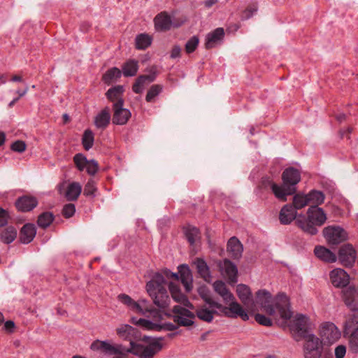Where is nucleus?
<instances>
[{
    "instance_id": "nucleus-25",
    "label": "nucleus",
    "mask_w": 358,
    "mask_h": 358,
    "mask_svg": "<svg viewBox=\"0 0 358 358\" xmlns=\"http://www.w3.org/2000/svg\"><path fill=\"white\" fill-rule=\"evenodd\" d=\"M315 256L323 262L333 263L337 259L336 255L327 248L317 245L314 249Z\"/></svg>"
},
{
    "instance_id": "nucleus-4",
    "label": "nucleus",
    "mask_w": 358,
    "mask_h": 358,
    "mask_svg": "<svg viewBox=\"0 0 358 358\" xmlns=\"http://www.w3.org/2000/svg\"><path fill=\"white\" fill-rule=\"evenodd\" d=\"M169 289L173 301L184 306L182 307L178 305L173 307L172 314L174 322L180 326H191L194 323L193 319L194 315L189 309H194L193 305L181 292L180 286L178 284L170 282Z\"/></svg>"
},
{
    "instance_id": "nucleus-61",
    "label": "nucleus",
    "mask_w": 358,
    "mask_h": 358,
    "mask_svg": "<svg viewBox=\"0 0 358 358\" xmlns=\"http://www.w3.org/2000/svg\"><path fill=\"white\" fill-rule=\"evenodd\" d=\"M22 80V78L20 76H14L11 78V81L13 82H21Z\"/></svg>"
},
{
    "instance_id": "nucleus-49",
    "label": "nucleus",
    "mask_w": 358,
    "mask_h": 358,
    "mask_svg": "<svg viewBox=\"0 0 358 358\" xmlns=\"http://www.w3.org/2000/svg\"><path fill=\"white\" fill-rule=\"evenodd\" d=\"M255 320L262 325L266 327H271L272 325L271 320L264 315L257 313L255 315Z\"/></svg>"
},
{
    "instance_id": "nucleus-11",
    "label": "nucleus",
    "mask_w": 358,
    "mask_h": 358,
    "mask_svg": "<svg viewBox=\"0 0 358 358\" xmlns=\"http://www.w3.org/2000/svg\"><path fill=\"white\" fill-rule=\"evenodd\" d=\"M327 241L331 245H338L348 239L347 231L340 226L331 225L323 229Z\"/></svg>"
},
{
    "instance_id": "nucleus-39",
    "label": "nucleus",
    "mask_w": 358,
    "mask_h": 358,
    "mask_svg": "<svg viewBox=\"0 0 358 358\" xmlns=\"http://www.w3.org/2000/svg\"><path fill=\"white\" fill-rule=\"evenodd\" d=\"M307 196L308 199V203L309 205H311L310 206H318L323 203L325 198L322 192L315 189L311 190L308 194H307Z\"/></svg>"
},
{
    "instance_id": "nucleus-57",
    "label": "nucleus",
    "mask_w": 358,
    "mask_h": 358,
    "mask_svg": "<svg viewBox=\"0 0 358 358\" xmlns=\"http://www.w3.org/2000/svg\"><path fill=\"white\" fill-rule=\"evenodd\" d=\"M14 327H15V323L11 320H8V321L6 322L4 324V329L6 331H10V332H11L13 331Z\"/></svg>"
},
{
    "instance_id": "nucleus-35",
    "label": "nucleus",
    "mask_w": 358,
    "mask_h": 358,
    "mask_svg": "<svg viewBox=\"0 0 358 358\" xmlns=\"http://www.w3.org/2000/svg\"><path fill=\"white\" fill-rule=\"evenodd\" d=\"M124 92V87L122 85H117L115 87H113L110 89H109L106 95L107 98L115 103H118L119 101H122L124 102V100L122 99V94Z\"/></svg>"
},
{
    "instance_id": "nucleus-48",
    "label": "nucleus",
    "mask_w": 358,
    "mask_h": 358,
    "mask_svg": "<svg viewBox=\"0 0 358 358\" xmlns=\"http://www.w3.org/2000/svg\"><path fill=\"white\" fill-rule=\"evenodd\" d=\"M96 190L95 182L93 180L90 179L87 181L84 188V194L87 196H94Z\"/></svg>"
},
{
    "instance_id": "nucleus-14",
    "label": "nucleus",
    "mask_w": 358,
    "mask_h": 358,
    "mask_svg": "<svg viewBox=\"0 0 358 358\" xmlns=\"http://www.w3.org/2000/svg\"><path fill=\"white\" fill-rule=\"evenodd\" d=\"M357 252L351 244H345L341 247L338 251V259L345 266H351L355 262Z\"/></svg>"
},
{
    "instance_id": "nucleus-22",
    "label": "nucleus",
    "mask_w": 358,
    "mask_h": 358,
    "mask_svg": "<svg viewBox=\"0 0 358 358\" xmlns=\"http://www.w3.org/2000/svg\"><path fill=\"white\" fill-rule=\"evenodd\" d=\"M298 216L294 207L291 204H286L280 210L279 219L281 224H288L294 220H295L296 222Z\"/></svg>"
},
{
    "instance_id": "nucleus-18",
    "label": "nucleus",
    "mask_w": 358,
    "mask_h": 358,
    "mask_svg": "<svg viewBox=\"0 0 358 358\" xmlns=\"http://www.w3.org/2000/svg\"><path fill=\"white\" fill-rule=\"evenodd\" d=\"M221 274L231 282H237L238 269L236 266L228 259L220 261L218 263Z\"/></svg>"
},
{
    "instance_id": "nucleus-38",
    "label": "nucleus",
    "mask_w": 358,
    "mask_h": 358,
    "mask_svg": "<svg viewBox=\"0 0 358 358\" xmlns=\"http://www.w3.org/2000/svg\"><path fill=\"white\" fill-rule=\"evenodd\" d=\"M17 237V229L12 226L5 228L0 235V240L6 243H11Z\"/></svg>"
},
{
    "instance_id": "nucleus-13",
    "label": "nucleus",
    "mask_w": 358,
    "mask_h": 358,
    "mask_svg": "<svg viewBox=\"0 0 358 358\" xmlns=\"http://www.w3.org/2000/svg\"><path fill=\"white\" fill-rule=\"evenodd\" d=\"M320 334L324 342L328 344L335 343L341 336L340 331L332 322L324 323L321 327Z\"/></svg>"
},
{
    "instance_id": "nucleus-36",
    "label": "nucleus",
    "mask_w": 358,
    "mask_h": 358,
    "mask_svg": "<svg viewBox=\"0 0 358 358\" xmlns=\"http://www.w3.org/2000/svg\"><path fill=\"white\" fill-rule=\"evenodd\" d=\"M138 70V62L135 59H129L122 66V73L125 77L134 76Z\"/></svg>"
},
{
    "instance_id": "nucleus-12",
    "label": "nucleus",
    "mask_w": 358,
    "mask_h": 358,
    "mask_svg": "<svg viewBox=\"0 0 358 358\" xmlns=\"http://www.w3.org/2000/svg\"><path fill=\"white\" fill-rule=\"evenodd\" d=\"M73 162L77 169L83 171L86 170L88 174L94 176L96 173L99 169L98 163L94 159L87 160L86 157L81 154L78 153L73 157Z\"/></svg>"
},
{
    "instance_id": "nucleus-16",
    "label": "nucleus",
    "mask_w": 358,
    "mask_h": 358,
    "mask_svg": "<svg viewBox=\"0 0 358 358\" xmlns=\"http://www.w3.org/2000/svg\"><path fill=\"white\" fill-rule=\"evenodd\" d=\"M329 279L333 286L338 288L345 287L350 282V275L340 268H334L329 273Z\"/></svg>"
},
{
    "instance_id": "nucleus-20",
    "label": "nucleus",
    "mask_w": 358,
    "mask_h": 358,
    "mask_svg": "<svg viewBox=\"0 0 358 358\" xmlns=\"http://www.w3.org/2000/svg\"><path fill=\"white\" fill-rule=\"evenodd\" d=\"M224 36L223 28L219 27L206 34L205 38V48L212 49L222 44Z\"/></svg>"
},
{
    "instance_id": "nucleus-42",
    "label": "nucleus",
    "mask_w": 358,
    "mask_h": 358,
    "mask_svg": "<svg viewBox=\"0 0 358 358\" xmlns=\"http://www.w3.org/2000/svg\"><path fill=\"white\" fill-rule=\"evenodd\" d=\"M82 143L86 150H89L92 148L94 144V134L91 130L87 129L85 131L82 138Z\"/></svg>"
},
{
    "instance_id": "nucleus-29",
    "label": "nucleus",
    "mask_w": 358,
    "mask_h": 358,
    "mask_svg": "<svg viewBox=\"0 0 358 358\" xmlns=\"http://www.w3.org/2000/svg\"><path fill=\"white\" fill-rule=\"evenodd\" d=\"M36 234V227L32 224H26L21 229L20 238L22 243H29Z\"/></svg>"
},
{
    "instance_id": "nucleus-40",
    "label": "nucleus",
    "mask_w": 358,
    "mask_h": 358,
    "mask_svg": "<svg viewBox=\"0 0 358 358\" xmlns=\"http://www.w3.org/2000/svg\"><path fill=\"white\" fill-rule=\"evenodd\" d=\"M122 75L121 71L117 67H113L108 69L103 76V80L105 83L109 85L116 81Z\"/></svg>"
},
{
    "instance_id": "nucleus-28",
    "label": "nucleus",
    "mask_w": 358,
    "mask_h": 358,
    "mask_svg": "<svg viewBox=\"0 0 358 358\" xmlns=\"http://www.w3.org/2000/svg\"><path fill=\"white\" fill-rule=\"evenodd\" d=\"M178 271L180 273V278L182 283L184 285L185 289L187 292L190 291L192 284V275L189 268L185 264L180 265L178 266Z\"/></svg>"
},
{
    "instance_id": "nucleus-6",
    "label": "nucleus",
    "mask_w": 358,
    "mask_h": 358,
    "mask_svg": "<svg viewBox=\"0 0 358 358\" xmlns=\"http://www.w3.org/2000/svg\"><path fill=\"white\" fill-rule=\"evenodd\" d=\"M282 185H278L273 182L269 178H263L262 184L266 187L270 186L272 192L279 200L285 201L287 196L293 194L296 192V185L301 180L300 172L293 168L286 169L282 175Z\"/></svg>"
},
{
    "instance_id": "nucleus-27",
    "label": "nucleus",
    "mask_w": 358,
    "mask_h": 358,
    "mask_svg": "<svg viewBox=\"0 0 358 358\" xmlns=\"http://www.w3.org/2000/svg\"><path fill=\"white\" fill-rule=\"evenodd\" d=\"M110 113L108 107H106L99 113L94 118V124L98 129H105L110 120Z\"/></svg>"
},
{
    "instance_id": "nucleus-63",
    "label": "nucleus",
    "mask_w": 358,
    "mask_h": 358,
    "mask_svg": "<svg viewBox=\"0 0 358 358\" xmlns=\"http://www.w3.org/2000/svg\"><path fill=\"white\" fill-rule=\"evenodd\" d=\"M6 83V75H0V84H5Z\"/></svg>"
},
{
    "instance_id": "nucleus-3",
    "label": "nucleus",
    "mask_w": 358,
    "mask_h": 358,
    "mask_svg": "<svg viewBox=\"0 0 358 358\" xmlns=\"http://www.w3.org/2000/svg\"><path fill=\"white\" fill-rule=\"evenodd\" d=\"M256 303L269 315L273 316L278 313L280 317L284 320L292 317L289 299L285 294H279L273 298L267 290L259 289L256 293Z\"/></svg>"
},
{
    "instance_id": "nucleus-34",
    "label": "nucleus",
    "mask_w": 358,
    "mask_h": 358,
    "mask_svg": "<svg viewBox=\"0 0 358 358\" xmlns=\"http://www.w3.org/2000/svg\"><path fill=\"white\" fill-rule=\"evenodd\" d=\"M129 348L123 347L119 344H112L108 341H105L103 352L108 355H122L124 352H128Z\"/></svg>"
},
{
    "instance_id": "nucleus-50",
    "label": "nucleus",
    "mask_w": 358,
    "mask_h": 358,
    "mask_svg": "<svg viewBox=\"0 0 358 358\" xmlns=\"http://www.w3.org/2000/svg\"><path fill=\"white\" fill-rule=\"evenodd\" d=\"M76 212L75 205L73 203L66 204L62 210L64 216L66 218L72 217Z\"/></svg>"
},
{
    "instance_id": "nucleus-58",
    "label": "nucleus",
    "mask_w": 358,
    "mask_h": 358,
    "mask_svg": "<svg viewBox=\"0 0 358 358\" xmlns=\"http://www.w3.org/2000/svg\"><path fill=\"white\" fill-rule=\"evenodd\" d=\"M28 90H29L28 87L26 86L24 87V89L22 90H16L15 93L18 94V97L20 99V97L24 96L28 92Z\"/></svg>"
},
{
    "instance_id": "nucleus-21",
    "label": "nucleus",
    "mask_w": 358,
    "mask_h": 358,
    "mask_svg": "<svg viewBox=\"0 0 358 358\" xmlns=\"http://www.w3.org/2000/svg\"><path fill=\"white\" fill-rule=\"evenodd\" d=\"M215 314L222 315L216 307H211L210 304L207 302L196 310L197 317L207 322H210L213 320Z\"/></svg>"
},
{
    "instance_id": "nucleus-44",
    "label": "nucleus",
    "mask_w": 358,
    "mask_h": 358,
    "mask_svg": "<svg viewBox=\"0 0 358 358\" xmlns=\"http://www.w3.org/2000/svg\"><path fill=\"white\" fill-rule=\"evenodd\" d=\"M53 220V215L51 213L45 212L39 215L37 222L40 227L46 228L52 222Z\"/></svg>"
},
{
    "instance_id": "nucleus-8",
    "label": "nucleus",
    "mask_w": 358,
    "mask_h": 358,
    "mask_svg": "<svg viewBox=\"0 0 358 358\" xmlns=\"http://www.w3.org/2000/svg\"><path fill=\"white\" fill-rule=\"evenodd\" d=\"M162 338L151 340L147 345L136 343L131 341V347L128 352H131L140 358H153L163 348Z\"/></svg>"
},
{
    "instance_id": "nucleus-31",
    "label": "nucleus",
    "mask_w": 358,
    "mask_h": 358,
    "mask_svg": "<svg viewBox=\"0 0 358 358\" xmlns=\"http://www.w3.org/2000/svg\"><path fill=\"white\" fill-rule=\"evenodd\" d=\"M196 265V270L200 276L206 282H210L211 280V275L210 273L209 268L206 262L200 258H197L194 262Z\"/></svg>"
},
{
    "instance_id": "nucleus-10",
    "label": "nucleus",
    "mask_w": 358,
    "mask_h": 358,
    "mask_svg": "<svg viewBox=\"0 0 358 358\" xmlns=\"http://www.w3.org/2000/svg\"><path fill=\"white\" fill-rule=\"evenodd\" d=\"M345 303L351 310V313L348 315L344 325V334H348L358 329V304L347 296H345Z\"/></svg>"
},
{
    "instance_id": "nucleus-52",
    "label": "nucleus",
    "mask_w": 358,
    "mask_h": 358,
    "mask_svg": "<svg viewBox=\"0 0 358 358\" xmlns=\"http://www.w3.org/2000/svg\"><path fill=\"white\" fill-rule=\"evenodd\" d=\"M105 341H94L90 345V349L93 351H101L103 352Z\"/></svg>"
},
{
    "instance_id": "nucleus-46",
    "label": "nucleus",
    "mask_w": 358,
    "mask_h": 358,
    "mask_svg": "<svg viewBox=\"0 0 358 358\" xmlns=\"http://www.w3.org/2000/svg\"><path fill=\"white\" fill-rule=\"evenodd\" d=\"M162 87L159 85H152L147 93L145 100L148 102L152 101L159 94V93L162 92Z\"/></svg>"
},
{
    "instance_id": "nucleus-1",
    "label": "nucleus",
    "mask_w": 358,
    "mask_h": 358,
    "mask_svg": "<svg viewBox=\"0 0 358 358\" xmlns=\"http://www.w3.org/2000/svg\"><path fill=\"white\" fill-rule=\"evenodd\" d=\"M118 300L126 305L128 308L134 313L145 315L151 318L153 321L147 319L131 318L133 324L143 327L145 329L154 330L159 327L157 322L162 318V314L159 310L152 307L150 302L144 299H139L138 301L133 300L129 295L121 294L117 296Z\"/></svg>"
},
{
    "instance_id": "nucleus-62",
    "label": "nucleus",
    "mask_w": 358,
    "mask_h": 358,
    "mask_svg": "<svg viewBox=\"0 0 358 358\" xmlns=\"http://www.w3.org/2000/svg\"><path fill=\"white\" fill-rule=\"evenodd\" d=\"M336 119L339 122H342L345 119V114H339L336 116Z\"/></svg>"
},
{
    "instance_id": "nucleus-24",
    "label": "nucleus",
    "mask_w": 358,
    "mask_h": 358,
    "mask_svg": "<svg viewBox=\"0 0 358 358\" xmlns=\"http://www.w3.org/2000/svg\"><path fill=\"white\" fill-rule=\"evenodd\" d=\"M155 26L157 31H165L170 29L172 25V21L170 15L166 13L162 12L158 14L154 19Z\"/></svg>"
},
{
    "instance_id": "nucleus-43",
    "label": "nucleus",
    "mask_w": 358,
    "mask_h": 358,
    "mask_svg": "<svg viewBox=\"0 0 358 358\" xmlns=\"http://www.w3.org/2000/svg\"><path fill=\"white\" fill-rule=\"evenodd\" d=\"M348 344L349 349L353 353L358 352V329L351 331L350 334Z\"/></svg>"
},
{
    "instance_id": "nucleus-51",
    "label": "nucleus",
    "mask_w": 358,
    "mask_h": 358,
    "mask_svg": "<svg viewBox=\"0 0 358 358\" xmlns=\"http://www.w3.org/2000/svg\"><path fill=\"white\" fill-rule=\"evenodd\" d=\"M10 148L13 151L21 153L25 150L26 144L22 141H16L12 143Z\"/></svg>"
},
{
    "instance_id": "nucleus-47",
    "label": "nucleus",
    "mask_w": 358,
    "mask_h": 358,
    "mask_svg": "<svg viewBox=\"0 0 358 358\" xmlns=\"http://www.w3.org/2000/svg\"><path fill=\"white\" fill-rule=\"evenodd\" d=\"M199 43L198 36H193L191 37L185 44V50L187 53L193 52L197 48Z\"/></svg>"
},
{
    "instance_id": "nucleus-53",
    "label": "nucleus",
    "mask_w": 358,
    "mask_h": 358,
    "mask_svg": "<svg viewBox=\"0 0 358 358\" xmlns=\"http://www.w3.org/2000/svg\"><path fill=\"white\" fill-rule=\"evenodd\" d=\"M346 353V347L343 345H338L335 349V356L336 358H343Z\"/></svg>"
},
{
    "instance_id": "nucleus-26",
    "label": "nucleus",
    "mask_w": 358,
    "mask_h": 358,
    "mask_svg": "<svg viewBox=\"0 0 358 358\" xmlns=\"http://www.w3.org/2000/svg\"><path fill=\"white\" fill-rule=\"evenodd\" d=\"M156 76L155 73L150 75L140 76L133 85V91L136 94H140L144 90L146 85L153 82L155 80Z\"/></svg>"
},
{
    "instance_id": "nucleus-59",
    "label": "nucleus",
    "mask_w": 358,
    "mask_h": 358,
    "mask_svg": "<svg viewBox=\"0 0 358 358\" xmlns=\"http://www.w3.org/2000/svg\"><path fill=\"white\" fill-rule=\"evenodd\" d=\"M217 1V0H206L204 2V5L207 8H210L213 5H214L215 3H216Z\"/></svg>"
},
{
    "instance_id": "nucleus-2",
    "label": "nucleus",
    "mask_w": 358,
    "mask_h": 358,
    "mask_svg": "<svg viewBox=\"0 0 358 358\" xmlns=\"http://www.w3.org/2000/svg\"><path fill=\"white\" fill-rule=\"evenodd\" d=\"M213 288L222 298L227 306L215 301L210 297H204L205 302L210 303L211 307H216L220 314L229 318H241L243 321L249 320V315L245 309L238 303L234 294L229 290L226 284L222 280H217L213 283Z\"/></svg>"
},
{
    "instance_id": "nucleus-33",
    "label": "nucleus",
    "mask_w": 358,
    "mask_h": 358,
    "mask_svg": "<svg viewBox=\"0 0 358 358\" xmlns=\"http://www.w3.org/2000/svg\"><path fill=\"white\" fill-rule=\"evenodd\" d=\"M136 330L129 324H122L117 329V335L122 339L128 340L131 345V341L135 336Z\"/></svg>"
},
{
    "instance_id": "nucleus-30",
    "label": "nucleus",
    "mask_w": 358,
    "mask_h": 358,
    "mask_svg": "<svg viewBox=\"0 0 358 358\" xmlns=\"http://www.w3.org/2000/svg\"><path fill=\"white\" fill-rule=\"evenodd\" d=\"M227 250L233 258L238 259L243 252V245L237 238L231 237L227 243Z\"/></svg>"
},
{
    "instance_id": "nucleus-41",
    "label": "nucleus",
    "mask_w": 358,
    "mask_h": 358,
    "mask_svg": "<svg viewBox=\"0 0 358 358\" xmlns=\"http://www.w3.org/2000/svg\"><path fill=\"white\" fill-rule=\"evenodd\" d=\"M309 205L307 194H296L293 197V206L296 210H299Z\"/></svg>"
},
{
    "instance_id": "nucleus-17",
    "label": "nucleus",
    "mask_w": 358,
    "mask_h": 358,
    "mask_svg": "<svg viewBox=\"0 0 358 358\" xmlns=\"http://www.w3.org/2000/svg\"><path fill=\"white\" fill-rule=\"evenodd\" d=\"M123 101H120L118 103H113V122L115 124L124 125L125 124L131 117V112L129 110L123 108Z\"/></svg>"
},
{
    "instance_id": "nucleus-64",
    "label": "nucleus",
    "mask_w": 358,
    "mask_h": 358,
    "mask_svg": "<svg viewBox=\"0 0 358 358\" xmlns=\"http://www.w3.org/2000/svg\"><path fill=\"white\" fill-rule=\"evenodd\" d=\"M18 100H19V97H17V98L13 99V100L9 103L8 106H9L10 108L13 107V106L15 105V103Z\"/></svg>"
},
{
    "instance_id": "nucleus-45",
    "label": "nucleus",
    "mask_w": 358,
    "mask_h": 358,
    "mask_svg": "<svg viewBox=\"0 0 358 358\" xmlns=\"http://www.w3.org/2000/svg\"><path fill=\"white\" fill-rule=\"evenodd\" d=\"M185 235L188 242L194 245L199 238V229L196 227H189L185 231Z\"/></svg>"
},
{
    "instance_id": "nucleus-60",
    "label": "nucleus",
    "mask_w": 358,
    "mask_h": 358,
    "mask_svg": "<svg viewBox=\"0 0 358 358\" xmlns=\"http://www.w3.org/2000/svg\"><path fill=\"white\" fill-rule=\"evenodd\" d=\"M6 140V135L3 131H0V146L4 144Z\"/></svg>"
},
{
    "instance_id": "nucleus-7",
    "label": "nucleus",
    "mask_w": 358,
    "mask_h": 358,
    "mask_svg": "<svg viewBox=\"0 0 358 358\" xmlns=\"http://www.w3.org/2000/svg\"><path fill=\"white\" fill-rule=\"evenodd\" d=\"M327 220V215L322 208L310 206L307 210V217L299 215L296 224L303 231L310 235H315L318 232L317 227H321Z\"/></svg>"
},
{
    "instance_id": "nucleus-9",
    "label": "nucleus",
    "mask_w": 358,
    "mask_h": 358,
    "mask_svg": "<svg viewBox=\"0 0 358 358\" xmlns=\"http://www.w3.org/2000/svg\"><path fill=\"white\" fill-rule=\"evenodd\" d=\"M303 338L306 341L303 347L305 358H320L322 353V342L320 338L312 334Z\"/></svg>"
},
{
    "instance_id": "nucleus-56",
    "label": "nucleus",
    "mask_w": 358,
    "mask_h": 358,
    "mask_svg": "<svg viewBox=\"0 0 358 358\" xmlns=\"http://www.w3.org/2000/svg\"><path fill=\"white\" fill-rule=\"evenodd\" d=\"M180 47L179 45H175L171 50V57L174 59L180 57Z\"/></svg>"
},
{
    "instance_id": "nucleus-54",
    "label": "nucleus",
    "mask_w": 358,
    "mask_h": 358,
    "mask_svg": "<svg viewBox=\"0 0 358 358\" xmlns=\"http://www.w3.org/2000/svg\"><path fill=\"white\" fill-rule=\"evenodd\" d=\"M257 10V7H249L243 13L242 17L245 20L250 18Z\"/></svg>"
},
{
    "instance_id": "nucleus-19",
    "label": "nucleus",
    "mask_w": 358,
    "mask_h": 358,
    "mask_svg": "<svg viewBox=\"0 0 358 358\" xmlns=\"http://www.w3.org/2000/svg\"><path fill=\"white\" fill-rule=\"evenodd\" d=\"M236 294L246 308L248 310L253 311L255 303L252 299V292L250 288L245 285L239 284L236 287Z\"/></svg>"
},
{
    "instance_id": "nucleus-5",
    "label": "nucleus",
    "mask_w": 358,
    "mask_h": 358,
    "mask_svg": "<svg viewBox=\"0 0 358 358\" xmlns=\"http://www.w3.org/2000/svg\"><path fill=\"white\" fill-rule=\"evenodd\" d=\"M171 275L172 272L170 270L163 269L161 273H155L152 278L146 284L147 292L153 303L162 309L167 308L171 303V299L166 289L165 278H171Z\"/></svg>"
},
{
    "instance_id": "nucleus-32",
    "label": "nucleus",
    "mask_w": 358,
    "mask_h": 358,
    "mask_svg": "<svg viewBox=\"0 0 358 358\" xmlns=\"http://www.w3.org/2000/svg\"><path fill=\"white\" fill-rule=\"evenodd\" d=\"M82 191V187L79 182H73L69 184L65 192V196L68 201H76Z\"/></svg>"
},
{
    "instance_id": "nucleus-23",
    "label": "nucleus",
    "mask_w": 358,
    "mask_h": 358,
    "mask_svg": "<svg viewBox=\"0 0 358 358\" xmlns=\"http://www.w3.org/2000/svg\"><path fill=\"white\" fill-rule=\"evenodd\" d=\"M38 204L35 197L24 196L19 198L15 203L17 208L22 212L30 211Z\"/></svg>"
},
{
    "instance_id": "nucleus-37",
    "label": "nucleus",
    "mask_w": 358,
    "mask_h": 358,
    "mask_svg": "<svg viewBox=\"0 0 358 358\" xmlns=\"http://www.w3.org/2000/svg\"><path fill=\"white\" fill-rule=\"evenodd\" d=\"M152 38L147 34H140L136 36L135 46L138 50H145L152 43Z\"/></svg>"
},
{
    "instance_id": "nucleus-15",
    "label": "nucleus",
    "mask_w": 358,
    "mask_h": 358,
    "mask_svg": "<svg viewBox=\"0 0 358 358\" xmlns=\"http://www.w3.org/2000/svg\"><path fill=\"white\" fill-rule=\"evenodd\" d=\"M310 326L309 318L304 315H296L291 322L290 329L297 333L299 336L304 337L307 336L308 328Z\"/></svg>"
},
{
    "instance_id": "nucleus-55",
    "label": "nucleus",
    "mask_w": 358,
    "mask_h": 358,
    "mask_svg": "<svg viewBox=\"0 0 358 358\" xmlns=\"http://www.w3.org/2000/svg\"><path fill=\"white\" fill-rule=\"evenodd\" d=\"M8 213L3 208H0V227L6 225L8 222Z\"/></svg>"
}]
</instances>
